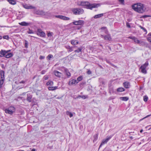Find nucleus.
Returning <instances> with one entry per match:
<instances>
[{"label":"nucleus","instance_id":"obj_6","mask_svg":"<svg viewBox=\"0 0 151 151\" xmlns=\"http://www.w3.org/2000/svg\"><path fill=\"white\" fill-rule=\"evenodd\" d=\"M4 111L6 113L12 115L15 112V108L14 106H11L9 108L5 109Z\"/></svg>","mask_w":151,"mask_h":151},{"label":"nucleus","instance_id":"obj_31","mask_svg":"<svg viewBox=\"0 0 151 151\" xmlns=\"http://www.w3.org/2000/svg\"><path fill=\"white\" fill-rule=\"evenodd\" d=\"M38 14L42 15H44L45 14V12L42 11H38Z\"/></svg>","mask_w":151,"mask_h":151},{"label":"nucleus","instance_id":"obj_49","mask_svg":"<svg viewBox=\"0 0 151 151\" xmlns=\"http://www.w3.org/2000/svg\"><path fill=\"white\" fill-rule=\"evenodd\" d=\"M44 79L45 80H47L48 79V77L47 76H44Z\"/></svg>","mask_w":151,"mask_h":151},{"label":"nucleus","instance_id":"obj_15","mask_svg":"<svg viewBox=\"0 0 151 151\" xmlns=\"http://www.w3.org/2000/svg\"><path fill=\"white\" fill-rule=\"evenodd\" d=\"M37 34L41 37H45V34L41 30L38 29L37 30Z\"/></svg>","mask_w":151,"mask_h":151},{"label":"nucleus","instance_id":"obj_58","mask_svg":"<svg viewBox=\"0 0 151 151\" xmlns=\"http://www.w3.org/2000/svg\"><path fill=\"white\" fill-rule=\"evenodd\" d=\"M32 151H35V149H33L32 150Z\"/></svg>","mask_w":151,"mask_h":151},{"label":"nucleus","instance_id":"obj_61","mask_svg":"<svg viewBox=\"0 0 151 151\" xmlns=\"http://www.w3.org/2000/svg\"><path fill=\"white\" fill-rule=\"evenodd\" d=\"M68 151H69V150H68Z\"/></svg>","mask_w":151,"mask_h":151},{"label":"nucleus","instance_id":"obj_41","mask_svg":"<svg viewBox=\"0 0 151 151\" xmlns=\"http://www.w3.org/2000/svg\"><path fill=\"white\" fill-rule=\"evenodd\" d=\"M3 38L4 39L8 40L9 39V37L8 35H5L3 36Z\"/></svg>","mask_w":151,"mask_h":151},{"label":"nucleus","instance_id":"obj_32","mask_svg":"<svg viewBox=\"0 0 151 151\" xmlns=\"http://www.w3.org/2000/svg\"><path fill=\"white\" fill-rule=\"evenodd\" d=\"M83 79V77L82 76H80L77 78V81L78 82H79L81 81Z\"/></svg>","mask_w":151,"mask_h":151},{"label":"nucleus","instance_id":"obj_54","mask_svg":"<svg viewBox=\"0 0 151 151\" xmlns=\"http://www.w3.org/2000/svg\"><path fill=\"white\" fill-rule=\"evenodd\" d=\"M147 36H151V32H150V33H149L148 34Z\"/></svg>","mask_w":151,"mask_h":151},{"label":"nucleus","instance_id":"obj_51","mask_svg":"<svg viewBox=\"0 0 151 151\" xmlns=\"http://www.w3.org/2000/svg\"><path fill=\"white\" fill-rule=\"evenodd\" d=\"M25 81H22L20 82L19 83H25Z\"/></svg>","mask_w":151,"mask_h":151},{"label":"nucleus","instance_id":"obj_40","mask_svg":"<svg viewBox=\"0 0 151 151\" xmlns=\"http://www.w3.org/2000/svg\"><path fill=\"white\" fill-rule=\"evenodd\" d=\"M147 41L150 43L151 44V37H147Z\"/></svg>","mask_w":151,"mask_h":151},{"label":"nucleus","instance_id":"obj_5","mask_svg":"<svg viewBox=\"0 0 151 151\" xmlns=\"http://www.w3.org/2000/svg\"><path fill=\"white\" fill-rule=\"evenodd\" d=\"M149 63L147 61L144 64L142 65L140 67L141 72L146 74L147 73V71L146 69Z\"/></svg>","mask_w":151,"mask_h":151},{"label":"nucleus","instance_id":"obj_47","mask_svg":"<svg viewBox=\"0 0 151 151\" xmlns=\"http://www.w3.org/2000/svg\"><path fill=\"white\" fill-rule=\"evenodd\" d=\"M87 73L88 75H90L91 73V72L90 70H89L87 72Z\"/></svg>","mask_w":151,"mask_h":151},{"label":"nucleus","instance_id":"obj_17","mask_svg":"<svg viewBox=\"0 0 151 151\" xmlns=\"http://www.w3.org/2000/svg\"><path fill=\"white\" fill-rule=\"evenodd\" d=\"M101 37L102 38L104 37V39L106 40H108L110 41L111 40V38L110 35H107L105 36H104L103 35H101Z\"/></svg>","mask_w":151,"mask_h":151},{"label":"nucleus","instance_id":"obj_2","mask_svg":"<svg viewBox=\"0 0 151 151\" xmlns=\"http://www.w3.org/2000/svg\"><path fill=\"white\" fill-rule=\"evenodd\" d=\"M132 8L134 11L139 13H143L145 11L144 5L140 3H137L133 5Z\"/></svg>","mask_w":151,"mask_h":151},{"label":"nucleus","instance_id":"obj_21","mask_svg":"<svg viewBox=\"0 0 151 151\" xmlns=\"http://www.w3.org/2000/svg\"><path fill=\"white\" fill-rule=\"evenodd\" d=\"M8 2L12 5H15L16 4V2L15 0H8Z\"/></svg>","mask_w":151,"mask_h":151},{"label":"nucleus","instance_id":"obj_45","mask_svg":"<svg viewBox=\"0 0 151 151\" xmlns=\"http://www.w3.org/2000/svg\"><path fill=\"white\" fill-rule=\"evenodd\" d=\"M126 25L128 28H130L131 27L130 24L128 22L127 23Z\"/></svg>","mask_w":151,"mask_h":151},{"label":"nucleus","instance_id":"obj_23","mask_svg":"<svg viewBox=\"0 0 151 151\" xmlns=\"http://www.w3.org/2000/svg\"><path fill=\"white\" fill-rule=\"evenodd\" d=\"M120 99L123 101H127L129 99V98L127 97H120Z\"/></svg>","mask_w":151,"mask_h":151},{"label":"nucleus","instance_id":"obj_35","mask_svg":"<svg viewBox=\"0 0 151 151\" xmlns=\"http://www.w3.org/2000/svg\"><path fill=\"white\" fill-rule=\"evenodd\" d=\"M143 100L145 101H147L148 100V97L147 96H144L143 97Z\"/></svg>","mask_w":151,"mask_h":151},{"label":"nucleus","instance_id":"obj_38","mask_svg":"<svg viewBox=\"0 0 151 151\" xmlns=\"http://www.w3.org/2000/svg\"><path fill=\"white\" fill-rule=\"evenodd\" d=\"M150 16L149 15H144L141 17V18H145L147 17H150Z\"/></svg>","mask_w":151,"mask_h":151},{"label":"nucleus","instance_id":"obj_4","mask_svg":"<svg viewBox=\"0 0 151 151\" xmlns=\"http://www.w3.org/2000/svg\"><path fill=\"white\" fill-rule=\"evenodd\" d=\"M4 80V72L2 70L0 71V88L3 87Z\"/></svg>","mask_w":151,"mask_h":151},{"label":"nucleus","instance_id":"obj_14","mask_svg":"<svg viewBox=\"0 0 151 151\" xmlns=\"http://www.w3.org/2000/svg\"><path fill=\"white\" fill-rule=\"evenodd\" d=\"M78 83V82H77V81L75 79H72L70 80L68 83V84L69 85H72L73 84H75Z\"/></svg>","mask_w":151,"mask_h":151},{"label":"nucleus","instance_id":"obj_30","mask_svg":"<svg viewBox=\"0 0 151 151\" xmlns=\"http://www.w3.org/2000/svg\"><path fill=\"white\" fill-rule=\"evenodd\" d=\"M82 49V47H80L78 48L77 50H75L74 52H76L79 53L81 51Z\"/></svg>","mask_w":151,"mask_h":151},{"label":"nucleus","instance_id":"obj_34","mask_svg":"<svg viewBox=\"0 0 151 151\" xmlns=\"http://www.w3.org/2000/svg\"><path fill=\"white\" fill-rule=\"evenodd\" d=\"M52 57L53 56L52 55L49 54L48 55V56L47 57V59L50 60Z\"/></svg>","mask_w":151,"mask_h":151},{"label":"nucleus","instance_id":"obj_8","mask_svg":"<svg viewBox=\"0 0 151 151\" xmlns=\"http://www.w3.org/2000/svg\"><path fill=\"white\" fill-rule=\"evenodd\" d=\"M111 136H110L109 137H107L105 139H103L99 146V149L102 146V145H103L105 144L111 138Z\"/></svg>","mask_w":151,"mask_h":151},{"label":"nucleus","instance_id":"obj_33","mask_svg":"<svg viewBox=\"0 0 151 151\" xmlns=\"http://www.w3.org/2000/svg\"><path fill=\"white\" fill-rule=\"evenodd\" d=\"M65 71L66 73V74L67 76L68 77H70L71 76L70 73L68 71L66 70H65Z\"/></svg>","mask_w":151,"mask_h":151},{"label":"nucleus","instance_id":"obj_59","mask_svg":"<svg viewBox=\"0 0 151 151\" xmlns=\"http://www.w3.org/2000/svg\"><path fill=\"white\" fill-rule=\"evenodd\" d=\"M2 37L1 36H0V40L2 39Z\"/></svg>","mask_w":151,"mask_h":151},{"label":"nucleus","instance_id":"obj_28","mask_svg":"<svg viewBox=\"0 0 151 151\" xmlns=\"http://www.w3.org/2000/svg\"><path fill=\"white\" fill-rule=\"evenodd\" d=\"M67 115H68L70 117H71L73 116V114L72 113L69 111H67L66 112Z\"/></svg>","mask_w":151,"mask_h":151},{"label":"nucleus","instance_id":"obj_60","mask_svg":"<svg viewBox=\"0 0 151 151\" xmlns=\"http://www.w3.org/2000/svg\"><path fill=\"white\" fill-rule=\"evenodd\" d=\"M57 99H59V98H58H58H57Z\"/></svg>","mask_w":151,"mask_h":151},{"label":"nucleus","instance_id":"obj_37","mask_svg":"<svg viewBox=\"0 0 151 151\" xmlns=\"http://www.w3.org/2000/svg\"><path fill=\"white\" fill-rule=\"evenodd\" d=\"M27 33L28 34H33L34 32L32 30H30V29H29V30L27 31Z\"/></svg>","mask_w":151,"mask_h":151},{"label":"nucleus","instance_id":"obj_43","mask_svg":"<svg viewBox=\"0 0 151 151\" xmlns=\"http://www.w3.org/2000/svg\"><path fill=\"white\" fill-rule=\"evenodd\" d=\"M101 30H105V32H106V31H107V29L106 27H103L101 28Z\"/></svg>","mask_w":151,"mask_h":151},{"label":"nucleus","instance_id":"obj_56","mask_svg":"<svg viewBox=\"0 0 151 151\" xmlns=\"http://www.w3.org/2000/svg\"><path fill=\"white\" fill-rule=\"evenodd\" d=\"M80 96H80H78V97H77V98H79V97H81V96Z\"/></svg>","mask_w":151,"mask_h":151},{"label":"nucleus","instance_id":"obj_20","mask_svg":"<svg viewBox=\"0 0 151 151\" xmlns=\"http://www.w3.org/2000/svg\"><path fill=\"white\" fill-rule=\"evenodd\" d=\"M32 98V96L29 94H27V100L29 102H31V99Z\"/></svg>","mask_w":151,"mask_h":151},{"label":"nucleus","instance_id":"obj_42","mask_svg":"<svg viewBox=\"0 0 151 151\" xmlns=\"http://www.w3.org/2000/svg\"><path fill=\"white\" fill-rule=\"evenodd\" d=\"M81 98L83 99H85L88 98V96H87L83 95L81 96Z\"/></svg>","mask_w":151,"mask_h":151},{"label":"nucleus","instance_id":"obj_24","mask_svg":"<svg viewBox=\"0 0 151 151\" xmlns=\"http://www.w3.org/2000/svg\"><path fill=\"white\" fill-rule=\"evenodd\" d=\"M103 15V14H98L97 15H96L94 16V17L95 19L98 18H100L101 17H102Z\"/></svg>","mask_w":151,"mask_h":151},{"label":"nucleus","instance_id":"obj_1","mask_svg":"<svg viewBox=\"0 0 151 151\" xmlns=\"http://www.w3.org/2000/svg\"><path fill=\"white\" fill-rule=\"evenodd\" d=\"M101 4L100 3H95L91 4L89 2L86 1L79 2L78 4V6H85L86 8L91 9L93 8H97L100 6Z\"/></svg>","mask_w":151,"mask_h":151},{"label":"nucleus","instance_id":"obj_12","mask_svg":"<svg viewBox=\"0 0 151 151\" xmlns=\"http://www.w3.org/2000/svg\"><path fill=\"white\" fill-rule=\"evenodd\" d=\"M128 38L131 39L133 40L134 42L137 44H139L140 43V41L134 37L133 36H129L128 37Z\"/></svg>","mask_w":151,"mask_h":151},{"label":"nucleus","instance_id":"obj_50","mask_svg":"<svg viewBox=\"0 0 151 151\" xmlns=\"http://www.w3.org/2000/svg\"><path fill=\"white\" fill-rule=\"evenodd\" d=\"M151 116V114L148 115L147 116H145V117H144L142 119L146 118L148 117H149V116Z\"/></svg>","mask_w":151,"mask_h":151},{"label":"nucleus","instance_id":"obj_39","mask_svg":"<svg viewBox=\"0 0 151 151\" xmlns=\"http://www.w3.org/2000/svg\"><path fill=\"white\" fill-rule=\"evenodd\" d=\"M119 2L122 4H124V0H119Z\"/></svg>","mask_w":151,"mask_h":151},{"label":"nucleus","instance_id":"obj_57","mask_svg":"<svg viewBox=\"0 0 151 151\" xmlns=\"http://www.w3.org/2000/svg\"><path fill=\"white\" fill-rule=\"evenodd\" d=\"M142 132H143V130H142V129H141V130H140V132H141V133Z\"/></svg>","mask_w":151,"mask_h":151},{"label":"nucleus","instance_id":"obj_36","mask_svg":"<svg viewBox=\"0 0 151 151\" xmlns=\"http://www.w3.org/2000/svg\"><path fill=\"white\" fill-rule=\"evenodd\" d=\"M140 27L141 28V29H143L145 32H146V33H147V30L145 28L142 27L141 26H140Z\"/></svg>","mask_w":151,"mask_h":151},{"label":"nucleus","instance_id":"obj_26","mask_svg":"<svg viewBox=\"0 0 151 151\" xmlns=\"http://www.w3.org/2000/svg\"><path fill=\"white\" fill-rule=\"evenodd\" d=\"M71 42L72 45H75L78 44V42L77 40H72L71 41Z\"/></svg>","mask_w":151,"mask_h":151},{"label":"nucleus","instance_id":"obj_48","mask_svg":"<svg viewBox=\"0 0 151 151\" xmlns=\"http://www.w3.org/2000/svg\"><path fill=\"white\" fill-rule=\"evenodd\" d=\"M46 72V71L45 70H43L41 72V74H44Z\"/></svg>","mask_w":151,"mask_h":151},{"label":"nucleus","instance_id":"obj_16","mask_svg":"<svg viewBox=\"0 0 151 151\" xmlns=\"http://www.w3.org/2000/svg\"><path fill=\"white\" fill-rule=\"evenodd\" d=\"M123 86L126 88H128L130 87V84L129 82H125L123 83Z\"/></svg>","mask_w":151,"mask_h":151},{"label":"nucleus","instance_id":"obj_52","mask_svg":"<svg viewBox=\"0 0 151 151\" xmlns=\"http://www.w3.org/2000/svg\"><path fill=\"white\" fill-rule=\"evenodd\" d=\"M73 50L72 49V48H69V51L70 52H71Z\"/></svg>","mask_w":151,"mask_h":151},{"label":"nucleus","instance_id":"obj_27","mask_svg":"<svg viewBox=\"0 0 151 151\" xmlns=\"http://www.w3.org/2000/svg\"><path fill=\"white\" fill-rule=\"evenodd\" d=\"M94 139L93 140V142H96L98 139V134H96L94 135L93 136Z\"/></svg>","mask_w":151,"mask_h":151},{"label":"nucleus","instance_id":"obj_25","mask_svg":"<svg viewBox=\"0 0 151 151\" xmlns=\"http://www.w3.org/2000/svg\"><path fill=\"white\" fill-rule=\"evenodd\" d=\"M117 91L118 92H121L125 91V89L122 87H120L118 88Z\"/></svg>","mask_w":151,"mask_h":151},{"label":"nucleus","instance_id":"obj_22","mask_svg":"<svg viewBox=\"0 0 151 151\" xmlns=\"http://www.w3.org/2000/svg\"><path fill=\"white\" fill-rule=\"evenodd\" d=\"M58 87L57 86L55 87H50L48 88V89L50 91H53L54 90L57 89Z\"/></svg>","mask_w":151,"mask_h":151},{"label":"nucleus","instance_id":"obj_19","mask_svg":"<svg viewBox=\"0 0 151 151\" xmlns=\"http://www.w3.org/2000/svg\"><path fill=\"white\" fill-rule=\"evenodd\" d=\"M13 56L12 53H8V52L6 55H5V57L6 58H8L11 57Z\"/></svg>","mask_w":151,"mask_h":151},{"label":"nucleus","instance_id":"obj_7","mask_svg":"<svg viewBox=\"0 0 151 151\" xmlns=\"http://www.w3.org/2000/svg\"><path fill=\"white\" fill-rule=\"evenodd\" d=\"M22 6L25 9H35V7L32 6L30 4H22Z\"/></svg>","mask_w":151,"mask_h":151},{"label":"nucleus","instance_id":"obj_10","mask_svg":"<svg viewBox=\"0 0 151 151\" xmlns=\"http://www.w3.org/2000/svg\"><path fill=\"white\" fill-rule=\"evenodd\" d=\"M10 51V50L7 51L2 50H1L0 51V57H2L5 56V55Z\"/></svg>","mask_w":151,"mask_h":151},{"label":"nucleus","instance_id":"obj_3","mask_svg":"<svg viewBox=\"0 0 151 151\" xmlns=\"http://www.w3.org/2000/svg\"><path fill=\"white\" fill-rule=\"evenodd\" d=\"M71 11L75 15L81 14L84 12L83 10L80 8H73L72 9Z\"/></svg>","mask_w":151,"mask_h":151},{"label":"nucleus","instance_id":"obj_29","mask_svg":"<svg viewBox=\"0 0 151 151\" xmlns=\"http://www.w3.org/2000/svg\"><path fill=\"white\" fill-rule=\"evenodd\" d=\"M53 82L51 81H50L47 82L46 83V85L47 86L50 85L53 86Z\"/></svg>","mask_w":151,"mask_h":151},{"label":"nucleus","instance_id":"obj_11","mask_svg":"<svg viewBox=\"0 0 151 151\" xmlns=\"http://www.w3.org/2000/svg\"><path fill=\"white\" fill-rule=\"evenodd\" d=\"M84 23V21L83 20H80L78 21H75L73 22V24L75 25H82Z\"/></svg>","mask_w":151,"mask_h":151},{"label":"nucleus","instance_id":"obj_46","mask_svg":"<svg viewBox=\"0 0 151 151\" xmlns=\"http://www.w3.org/2000/svg\"><path fill=\"white\" fill-rule=\"evenodd\" d=\"M45 57L44 56L40 55V57L39 59L40 60L43 59H44Z\"/></svg>","mask_w":151,"mask_h":151},{"label":"nucleus","instance_id":"obj_18","mask_svg":"<svg viewBox=\"0 0 151 151\" xmlns=\"http://www.w3.org/2000/svg\"><path fill=\"white\" fill-rule=\"evenodd\" d=\"M19 24L22 26H26L29 25V24L25 22H23L19 23Z\"/></svg>","mask_w":151,"mask_h":151},{"label":"nucleus","instance_id":"obj_9","mask_svg":"<svg viewBox=\"0 0 151 151\" xmlns=\"http://www.w3.org/2000/svg\"><path fill=\"white\" fill-rule=\"evenodd\" d=\"M55 17L56 18H59L64 20H68L70 19V18L69 17L62 15H55Z\"/></svg>","mask_w":151,"mask_h":151},{"label":"nucleus","instance_id":"obj_53","mask_svg":"<svg viewBox=\"0 0 151 151\" xmlns=\"http://www.w3.org/2000/svg\"><path fill=\"white\" fill-rule=\"evenodd\" d=\"M25 47L26 48L27 47V44L26 42L25 43Z\"/></svg>","mask_w":151,"mask_h":151},{"label":"nucleus","instance_id":"obj_44","mask_svg":"<svg viewBox=\"0 0 151 151\" xmlns=\"http://www.w3.org/2000/svg\"><path fill=\"white\" fill-rule=\"evenodd\" d=\"M47 36H48V37H50V36H51L52 35V33H51V32H48L47 34Z\"/></svg>","mask_w":151,"mask_h":151},{"label":"nucleus","instance_id":"obj_13","mask_svg":"<svg viewBox=\"0 0 151 151\" xmlns=\"http://www.w3.org/2000/svg\"><path fill=\"white\" fill-rule=\"evenodd\" d=\"M54 75L58 78H60L62 76V74L57 70H54L53 71Z\"/></svg>","mask_w":151,"mask_h":151},{"label":"nucleus","instance_id":"obj_55","mask_svg":"<svg viewBox=\"0 0 151 151\" xmlns=\"http://www.w3.org/2000/svg\"><path fill=\"white\" fill-rule=\"evenodd\" d=\"M111 65L113 67H116V66H115V65H114L113 64H111Z\"/></svg>","mask_w":151,"mask_h":151}]
</instances>
